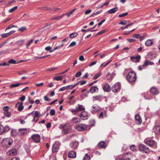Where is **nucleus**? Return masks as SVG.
Segmentation results:
<instances>
[{"instance_id":"nucleus-1","label":"nucleus","mask_w":160,"mask_h":160,"mask_svg":"<svg viewBox=\"0 0 160 160\" xmlns=\"http://www.w3.org/2000/svg\"><path fill=\"white\" fill-rule=\"evenodd\" d=\"M13 143V140L10 138H3L2 141V146L5 148H8Z\"/></svg>"},{"instance_id":"nucleus-2","label":"nucleus","mask_w":160,"mask_h":160,"mask_svg":"<svg viewBox=\"0 0 160 160\" xmlns=\"http://www.w3.org/2000/svg\"><path fill=\"white\" fill-rule=\"evenodd\" d=\"M144 142L149 147L153 148L156 149L157 147V142L152 139H146L144 141Z\"/></svg>"},{"instance_id":"nucleus-3","label":"nucleus","mask_w":160,"mask_h":160,"mask_svg":"<svg viewBox=\"0 0 160 160\" xmlns=\"http://www.w3.org/2000/svg\"><path fill=\"white\" fill-rule=\"evenodd\" d=\"M137 78L136 73L132 71L129 72L127 76V79L129 82H134L135 81Z\"/></svg>"},{"instance_id":"nucleus-4","label":"nucleus","mask_w":160,"mask_h":160,"mask_svg":"<svg viewBox=\"0 0 160 160\" xmlns=\"http://www.w3.org/2000/svg\"><path fill=\"white\" fill-rule=\"evenodd\" d=\"M139 151L147 154H149L150 152V149L146 145L143 144H141L139 145Z\"/></svg>"},{"instance_id":"nucleus-5","label":"nucleus","mask_w":160,"mask_h":160,"mask_svg":"<svg viewBox=\"0 0 160 160\" xmlns=\"http://www.w3.org/2000/svg\"><path fill=\"white\" fill-rule=\"evenodd\" d=\"M87 128V126L84 124H79L76 126V129L79 131H84L86 130Z\"/></svg>"},{"instance_id":"nucleus-6","label":"nucleus","mask_w":160,"mask_h":160,"mask_svg":"<svg viewBox=\"0 0 160 160\" xmlns=\"http://www.w3.org/2000/svg\"><path fill=\"white\" fill-rule=\"evenodd\" d=\"M59 148V144L58 142H55L52 146V152H58Z\"/></svg>"},{"instance_id":"nucleus-7","label":"nucleus","mask_w":160,"mask_h":160,"mask_svg":"<svg viewBox=\"0 0 160 160\" xmlns=\"http://www.w3.org/2000/svg\"><path fill=\"white\" fill-rule=\"evenodd\" d=\"M31 138L35 143H38L40 141V137L38 134H33L31 136Z\"/></svg>"},{"instance_id":"nucleus-8","label":"nucleus","mask_w":160,"mask_h":160,"mask_svg":"<svg viewBox=\"0 0 160 160\" xmlns=\"http://www.w3.org/2000/svg\"><path fill=\"white\" fill-rule=\"evenodd\" d=\"M120 88L119 83H116L113 85L112 89L113 92H116L120 89Z\"/></svg>"},{"instance_id":"nucleus-9","label":"nucleus","mask_w":160,"mask_h":160,"mask_svg":"<svg viewBox=\"0 0 160 160\" xmlns=\"http://www.w3.org/2000/svg\"><path fill=\"white\" fill-rule=\"evenodd\" d=\"M15 107L18 108L19 111H22L23 108L24 106L23 105V102H18L15 105Z\"/></svg>"},{"instance_id":"nucleus-10","label":"nucleus","mask_w":160,"mask_h":160,"mask_svg":"<svg viewBox=\"0 0 160 160\" xmlns=\"http://www.w3.org/2000/svg\"><path fill=\"white\" fill-rule=\"evenodd\" d=\"M150 92L154 95L158 94L159 92V91L158 89L156 87H153L151 88L150 89Z\"/></svg>"},{"instance_id":"nucleus-11","label":"nucleus","mask_w":160,"mask_h":160,"mask_svg":"<svg viewBox=\"0 0 160 160\" xmlns=\"http://www.w3.org/2000/svg\"><path fill=\"white\" fill-rule=\"evenodd\" d=\"M88 115L87 112H82L81 114L80 118L82 120H85L88 119Z\"/></svg>"},{"instance_id":"nucleus-12","label":"nucleus","mask_w":160,"mask_h":160,"mask_svg":"<svg viewBox=\"0 0 160 160\" xmlns=\"http://www.w3.org/2000/svg\"><path fill=\"white\" fill-rule=\"evenodd\" d=\"M102 87L103 90L105 92H109L111 90V87L108 83L103 84Z\"/></svg>"},{"instance_id":"nucleus-13","label":"nucleus","mask_w":160,"mask_h":160,"mask_svg":"<svg viewBox=\"0 0 160 160\" xmlns=\"http://www.w3.org/2000/svg\"><path fill=\"white\" fill-rule=\"evenodd\" d=\"M99 109V107L98 105H94L92 106L91 112L92 113L94 114L95 112H98Z\"/></svg>"},{"instance_id":"nucleus-14","label":"nucleus","mask_w":160,"mask_h":160,"mask_svg":"<svg viewBox=\"0 0 160 160\" xmlns=\"http://www.w3.org/2000/svg\"><path fill=\"white\" fill-rule=\"evenodd\" d=\"M62 128L63 129L62 130V133L64 134H65L68 133L69 130L67 127V126L66 125H64V126H62V125H61L60 126V128Z\"/></svg>"},{"instance_id":"nucleus-15","label":"nucleus","mask_w":160,"mask_h":160,"mask_svg":"<svg viewBox=\"0 0 160 160\" xmlns=\"http://www.w3.org/2000/svg\"><path fill=\"white\" fill-rule=\"evenodd\" d=\"M79 143L78 141L72 142L70 144V146L72 149L77 148L78 146Z\"/></svg>"},{"instance_id":"nucleus-16","label":"nucleus","mask_w":160,"mask_h":160,"mask_svg":"<svg viewBox=\"0 0 160 160\" xmlns=\"http://www.w3.org/2000/svg\"><path fill=\"white\" fill-rule=\"evenodd\" d=\"M141 57L139 55L135 57H131L130 58L131 60L134 62H138L140 61Z\"/></svg>"},{"instance_id":"nucleus-17","label":"nucleus","mask_w":160,"mask_h":160,"mask_svg":"<svg viewBox=\"0 0 160 160\" xmlns=\"http://www.w3.org/2000/svg\"><path fill=\"white\" fill-rule=\"evenodd\" d=\"M68 156L69 158H74L76 156V153L75 152L71 151L69 152Z\"/></svg>"},{"instance_id":"nucleus-18","label":"nucleus","mask_w":160,"mask_h":160,"mask_svg":"<svg viewBox=\"0 0 160 160\" xmlns=\"http://www.w3.org/2000/svg\"><path fill=\"white\" fill-rule=\"evenodd\" d=\"M98 88L95 86H92L89 89V91L92 93L95 92H98Z\"/></svg>"},{"instance_id":"nucleus-19","label":"nucleus","mask_w":160,"mask_h":160,"mask_svg":"<svg viewBox=\"0 0 160 160\" xmlns=\"http://www.w3.org/2000/svg\"><path fill=\"white\" fill-rule=\"evenodd\" d=\"M135 119L136 122V123L138 124L141 123L142 121V119L139 114H136L135 116Z\"/></svg>"},{"instance_id":"nucleus-20","label":"nucleus","mask_w":160,"mask_h":160,"mask_svg":"<svg viewBox=\"0 0 160 160\" xmlns=\"http://www.w3.org/2000/svg\"><path fill=\"white\" fill-rule=\"evenodd\" d=\"M115 75V74L113 72L111 73L110 72H109L106 75V77H108L110 75V77L109 78H108V80L109 82H111L112 79L114 76Z\"/></svg>"},{"instance_id":"nucleus-21","label":"nucleus","mask_w":160,"mask_h":160,"mask_svg":"<svg viewBox=\"0 0 160 160\" xmlns=\"http://www.w3.org/2000/svg\"><path fill=\"white\" fill-rule=\"evenodd\" d=\"M153 130L156 134H160V126H157L153 128Z\"/></svg>"},{"instance_id":"nucleus-22","label":"nucleus","mask_w":160,"mask_h":160,"mask_svg":"<svg viewBox=\"0 0 160 160\" xmlns=\"http://www.w3.org/2000/svg\"><path fill=\"white\" fill-rule=\"evenodd\" d=\"M93 101H101L102 100V97L101 95H97L95 96H94L92 98Z\"/></svg>"},{"instance_id":"nucleus-23","label":"nucleus","mask_w":160,"mask_h":160,"mask_svg":"<svg viewBox=\"0 0 160 160\" xmlns=\"http://www.w3.org/2000/svg\"><path fill=\"white\" fill-rule=\"evenodd\" d=\"M98 146L100 148H105L107 146V144L105 142L101 141L98 144Z\"/></svg>"},{"instance_id":"nucleus-24","label":"nucleus","mask_w":160,"mask_h":160,"mask_svg":"<svg viewBox=\"0 0 160 160\" xmlns=\"http://www.w3.org/2000/svg\"><path fill=\"white\" fill-rule=\"evenodd\" d=\"M154 63L152 62H151L150 61H145L144 64L142 65V67L145 68L148 65H152L154 64Z\"/></svg>"},{"instance_id":"nucleus-25","label":"nucleus","mask_w":160,"mask_h":160,"mask_svg":"<svg viewBox=\"0 0 160 160\" xmlns=\"http://www.w3.org/2000/svg\"><path fill=\"white\" fill-rule=\"evenodd\" d=\"M118 10V8H114L108 11V12L109 14H112L114 13L117 11Z\"/></svg>"},{"instance_id":"nucleus-26","label":"nucleus","mask_w":160,"mask_h":160,"mask_svg":"<svg viewBox=\"0 0 160 160\" xmlns=\"http://www.w3.org/2000/svg\"><path fill=\"white\" fill-rule=\"evenodd\" d=\"M153 42L152 41L151 39H148L145 42V45L148 47L151 46Z\"/></svg>"},{"instance_id":"nucleus-27","label":"nucleus","mask_w":160,"mask_h":160,"mask_svg":"<svg viewBox=\"0 0 160 160\" xmlns=\"http://www.w3.org/2000/svg\"><path fill=\"white\" fill-rule=\"evenodd\" d=\"M26 129H20L19 130V133L20 135H22L24 134L27 132Z\"/></svg>"},{"instance_id":"nucleus-28","label":"nucleus","mask_w":160,"mask_h":160,"mask_svg":"<svg viewBox=\"0 0 160 160\" xmlns=\"http://www.w3.org/2000/svg\"><path fill=\"white\" fill-rule=\"evenodd\" d=\"M104 116L106 117V112L105 111L102 112L99 114V118L102 119Z\"/></svg>"},{"instance_id":"nucleus-29","label":"nucleus","mask_w":160,"mask_h":160,"mask_svg":"<svg viewBox=\"0 0 160 160\" xmlns=\"http://www.w3.org/2000/svg\"><path fill=\"white\" fill-rule=\"evenodd\" d=\"M80 121V119L78 118H74L72 120V121L74 123H77L79 122Z\"/></svg>"},{"instance_id":"nucleus-30","label":"nucleus","mask_w":160,"mask_h":160,"mask_svg":"<svg viewBox=\"0 0 160 160\" xmlns=\"http://www.w3.org/2000/svg\"><path fill=\"white\" fill-rule=\"evenodd\" d=\"M9 153L10 155H14L17 154V150L16 149H12L9 151Z\"/></svg>"},{"instance_id":"nucleus-31","label":"nucleus","mask_w":160,"mask_h":160,"mask_svg":"<svg viewBox=\"0 0 160 160\" xmlns=\"http://www.w3.org/2000/svg\"><path fill=\"white\" fill-rule=\"evenodd\" d=\"M65 14V13H63L62 15L60 16H58L57 17H56L54 18H53L51 19L52 20H59L60 19H61L62 18L64 15Z\"/></svg>"},{"instance_id":"nucleus-32","label":"nucleus","mask_w":160,"mask_h":160,"mask_svg":"<svg viewBox=\"0 0 160 160\" xmlns=\"http://www.w3.org/2000/svg\"><path fill=\"white\" fill-rule=\"evenodd\" d=\"M71 86H72V85H68L67 86L64 87H62V88H61L59 89V91H64L66 90L69 87H71Z\"/></svg>"},{"instance_id":"nucleus-33","label":"nucleus","mask_w":160,"mask_h":160,"mask_svg":"<svg viewBox=\"0 0 160 160\" xmlns=\"http://www.w3.org/2000/svg\"><path fill=\"white\" fill-rule=\"evenodd\" d=\"M79 111H84L85 108L82 105L78 104V107L77 108Z\"/></svg>"},{"instance_id":"nucleus-34","label":"nucleus","mask_w":160,"mask_h":160,"mask_svg":"<svg viewBox=\"0 0 160 160\" xmlns=\"http://www.w3.org/2000/svg\"><path fill=\"white\" fill-rule=\"evenodd\" d=\"M101 73H99L96 74L93 77V78L94 80H96L101 75Z\"/></svg>"},{"instance_id":"nucleus-35","label":"nucleus","mask_w":160,"mask_h":160,"mask_svg":"<svg viewBox=\"0 0 160 160\" xmlns=\"http://www.w3.org/2000/svg\"><path fill=\"white\" fill-rule=\"evenodd\" d=\"M130 149L132 151L135 152L137 151L136 147L134 145H132L130 146Z\"/></svg>"},{"instance_id":"nucleus-36","label":"nucleus","mask_w":160,"mask_h":160,"mask_svg":"<svg viewBox=\"0 0 160 160\" xmlns=\"http://www.w3.org/2000/svg\"><path fill=\"white\" fill-rule=\"evenodd\" d=\"M134 22H132L131 23H130V24H128L125 27H122L121 28V29H122L123 30H124L125 29V28H128V27L129 26H132V25L134 24Z\"/></svg>"},{"instance_id":"nucleus-37","label":"nucleus","mask_w":160,"mask_h":160,"mask_svg":"<svg viewBox=\"0 0 160 160\" xmlns=\"http://www.w3.org/2000/svg\"><path fill=\"white\" fill-rule=\"evenodd\" d=\"M18 8V6H15L13 7L12 8L10 9H9L8 12H9L10 13H12V12H13L16 9H17Z\"/></svg>"},{"instance_id":"nucleus-38","label":"nucleus","mask_w":160,"mask_h":160,"mask_svg":"<svg viewBox=\"0 0 160 160\" xmlns=\"http://www.w3.org/2000/svg\"><path fill=\"white\" fill-rule=\"evenodd\" d=\"M20 86L19 83L11 84L10 86V88H13L18 87Z\"/></svg>"},{"instance_id":"nucleus-39","label":"nucleus","mask_w":160,"mask_h":160,"mask_svg":"<svg viewBox=\"0 0 160 160\" xmlns=\"http://www.w3.org/2000/svg\"><path fill=\"white\" fill-rule=\"evenodd\" d=\"M10 128L8 126H6L3 128V132H7L10 131Z\"/></svg>"},{"instance_id":"nucleus-40","label":"nucleus","mask_w":160,"mask_h":160,"mask_svg":"<svg viewBox=\"0 0 160 160\" xmlns=\"http://www.w3.org/2000/svg\"><path fill=\"white\" fill-rule=\"evenodd\" d=\"M71 111L74 115H75L79 111L77 108H76L75 109H73L71 110Z\"/></svg>"},{"instance_id":"nucleus-41","label":"nucleus","mask_w":160,"mask_h":160,"mask_svg":"<svg viewBox=\"0 0 160 160\" xmlns=\"http://www.w3.org/2000/svg\"><path fill=\"white\" fill-rule=\"evenodd\" d=\"M8 62L9 63H12V64H16L19 63V62H16V61L14 59H12L8 61Z\"/></svg>"},{"instance_id":"nucleus-42","label":"nucleus","mask_w":160,"mask_h":160,"mask_svg":"<svg viewBox=\"0 0 160 160\" xmlns=\"http://www.w3.org/2000/svg\"><path fill=\"white\" fill-rule=\"evenodd\" d=\"M102 10H100L97 12H96L95 13H93V14H92L91 16H90V17H93L94 15H97V14H99V13H101L102 12Z\"/></svg>"},{"instance_id":"nucleus-43","label":"nucleus","mask_w":160,"mask_h":160,"mask_svg":"<svg viewBox=\"0 0 160 160\" xmlns=\"http://www.w3.org/2000/svg\"><path fill=\"white\" fill-rule=\"evenodd\" d=\"M62 76H58L55 77L53 79L58 81L62 80Z\"/></svg>"},{"instance_id":"nucleus-44","label":"nucleus","mask_w":160,"mask_h":160,"mask_svg":"<svg viewBox=\"0 0 160 160\" xmlns=\"http://www.w3.org/2000/svg\"><path fill=\"white\" fill-rule=\"evenodd\" d=\"M77 35L78 34L75 33H72L70 34L69 37L71 38H73L77 36Z\"/></svg>"},{"instance_id":"nucleus-45","label":"nucleus","mask_w":160,"mask_h":160,"mask_svg":"<svg viewBox=\"0 0 160 160\" xmlns=\"http://www.w3.org/2000/svg\"><path fill=\"white\" fill-rule=\"evenodd\" d=\"M90 159L89 156L88 154H86L83 160H90Z\"/></svg>"},{"instance_id":"nucleus-46","label":"nucleus","mask_w":160,"mask_h":160,"mask_svg":"<svg viewBox=\"0 0 160 160\" xmlns=\"http://www.w3.org/2000/svg\"><path fill=\"white\" fill-rule=\"evenodd\" d=\"M55 111L54 109H52L51 110L50 112V114L51 116H54L55 115Z\"/></svg>"},{"instance_id":"nucleus-47","label":"nucleus","mask_w":160,"mask_h":160,"mask_svg":"<svg viewBox=\"0 0 160 160\" xmlns=\"http://www.w3.org/2000/svg\"><path fill=\"white\" fill-rule=\"evenodd\" d=\"M144 97L145 99H151L152 98V97L150 96V95L148 94H145Z\"/></svg>"},{"instance_id":"nucleus-48","label":"nucleus","mask_w":160,"mask_h":160,"mask_svg":"<svg viewBox=\"0 0 160 160\" xmlns=\"http://www.w3.org/2000/svg\"><path fill=\"white\" fill-rule=\"evenodd\" d=\"M33 42V40L32 39L28 41V43L26 44V47L27 48H28L29 46L30 45L31 43Z\"/></svg>"},{"instance_id":"nucleus-49","label":"nucleus","mask_w":160,"mask_h":160,"mask_svg":"<svg viewBox=\"0 0 160 160\" xmlns=\"http://www.w3.org/2000/svg\"><path fill=\"white\" fill-rule=\"evenodd\" d=\"M4 113L5 116L8 117H10L11 115V113L10 112H8V111L5 112Z\"/></svg>"},{"instance_id":"nucleus-50","label":"nucleus","mask_w":160,"mask_h":160,"mask_svg":"<svg viewBox=\"0 0 160 160\" xmlns=\"http://www.w3.org/2000/svg\"><path fill=\"white\" fill-rule=\"evenodd\" d=\"M9 109V107L8 106H5L3 108V111H4V112H8Z\"/></svg>"},{"instance_id":"nucleus-51","label":"nucleus","mask_w":160,"mask_h":160,"mask_svg":"<svg viewBox=\"0 0 160 160\" xmlns=\"http://www.w3.org/2000/svg\"><path fill=\"white\" fill-rule=\"evenodd\" d=\"M127 23V21L126 20H123L121 21L119 23V25H125Z\"/></svg>"},{"instance_id":"nucleus-52","label":"nucleus","mask_w":160,"mask_h":160,"mask_svg":"<svg viewBox=\"0 0 160 160\" xmlns=\"http://www.w3.org/2000/svg\"><path fill=\"white\" fill-rule=\"evenodd\" d=\"M128 14V12H125L122 14H120L119 15L118 17L120 18L124 17Z\"/></svg>"},{"instance_id":"nucleus-53","label":"nucleus","mask_w":160,"mask_h":160,"mask_svg":"<svg viewBox=\"0 0 160 160\" xmlns=\"http://www.w3.org/2000/svg\"><path fill=\"white\" fill-rule=\"evenodd\" d=\"M76 10V9L75 8L73 10H72L71 11H70V12H69V13H67V17H69L70 16L71 14H72L73 12Z\"/></svg>"},{"instance_id":"nucleus-54","label":"nucleus","mask_w":160,"mask_h":160,"mask_svg":"<svg viewBox=\"0 0 160 160\" xmlns=\"http://www.w3.org/2000/svg\"><path fill=\"white\" fill-rule=\"evenodd\" d=\"M58 69V68L56 67L55 68H49L46 70L47 71H54V70H56Z\"/></svg>"},{"instance_id":"nucleus-55","label":"nucleus","mask_w":160,"mask_h":160,"mask_svg":"<svg viewBox=\"0 0 160 160\" xmlns=\"http://www.w3.org/2000/svg\"><path fill=\"white\" fill-rule=\"evenodd\" d=\"M133 37L135 38H140V36L139 34H137L133 35Z\"/></svg>"},{"instance_id":"nucleus-56","label":"nucleus","mask_w":160,"mask_h":160,"mask_svg":"<svg viewBox=\"0 0 160 160\" xmlns=\"http://www.w3.org/2000/svg\"><path fill=\"white\" fill-rule=\"evenodd\" d=\"M26 29V27H22L18 29V31H21L22 32H23Z\"/></svg>"},{"instance_id":"nucleus-57","label":"nucleus","mask_w":160,"mask_h":160,"mask_svg":"<svg viewBox=\"0 0 160 160\" xmlns=\"http://www.w3.org/2000/svg\"><path fill=\"white\" fill-rule=\"evenodd\" d=\"M27 72H28L27 71H26V70H23V71L19 72L18 73V74L19 75H22V74H24V73H26Z\"/></svg>"},{"instance_id":"nucleus-58","label":"nucleus","mask_w":160,"mask_h":160,"mask_svg":"<svg viewBox=\"0 0 160 160\" xmlns=\"http://www.w3.org/2000/svg\"><path fill=\"white\" fill-rule=\"evenodd\" d=\"M1 36L3 38H6V37L9 36L8 35V33H4V34H2L1 35Z\"/></svg>"},{"instance_id":"nucleus-59","label":"nucleus","mask_w":160,"mask_h":160,"mask_svg":"<svg viewBox=\"0 0 160 160\" xmlns=\"http://www.w3.org/2000/svg\"><path fill=\"white\" fill-rule=\"evenodd\" d=\"M76 44V42H72L69 45V47H72L75 46Z\"/></svg>"},{"instance_id":"nucleus-60","label":"nucleus","mask_w":160,"mask_h":160,"mask_svg":"<svg viewBox=\"0 0 160 160\" xmlns=\"http://www.w3.org/2000/svg\"><path fill=\"white\" fill-rule=\"evenodd\" d=\"M44 99L45 101H50L51 100L50 98H48L46 96L44 97Z\"/></svg>"},{"instance_id":"nucleus-61","label":"nucleus","mask_w":160,"mask_h":160,"mask_svg":"<svg viewBox=\"0 0 160 160\" xmlns=\"http://www.w3.org/2000/svg\"><path fill=\"white\" fill-rule=\"evenodd\" d=\"M82 75V73L81 72H78L76 74V77H80Z\"/></svg>"},{"instance_id":"nucleus-62","label":"nucleus","mask_w":160,"mask_h":160,"mask_svg":"<svg viewBox=\"0 0 160 160\" xmlns=\"http://www.w3.org/2000/svg\"><path fill=\"white\" fill-rule=\"evenodd\" d=\"M25 99V96H22L19 98V100L22 101H24Z\"/></svg>"},{"instance_id":"nucleus-63","label":"nucleus","mask_w":160,"mask_h":160,"mask_svg":"<svg viewBox=\"0 0 160 160\" xmlns=\"http://www.w3.org/2000/svg\"><path fill=\"white\" fill-rule=\"evenodd\" d=\"M97 61H95L94 62H92L89 65L90 67H91L94 65H95L96 63L97 62Z\"/></svg>"},{"instance_id":"nucleus-64","label":"nucleus","mask_w":160,"mask_h":160,"mask_svg":"<svg viewBox=\"0 0 160 160\" xmlns=\"http://www.w3.org/2000/svg\"><path fill=\"white\" fill-rule=\"evenodd\" d=\"M92 11V10L91 9H89L88 10H86L85 12V14L86 15L90 13Z\"/></svg>"}]
</instances>
